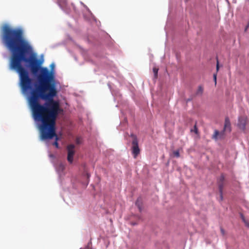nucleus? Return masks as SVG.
Segmentation results:
<instances>
[{"label": "nucleus", "mask_w": 249, "mask_h": 249, "mask_svg": "<svg viewBox=\"0 0 249 249\" xmlns=\"http://www.w3.org/2000/svg\"><path fill=\"white\" fill-rule=\"evenodd\" d=\"M2 41L12 53L10 69L18 73L23 94L30 93L28 103L36 117H41L42 113L48 111V117L54 118L59 106L53 100L57 94L54 64H51L50 71L40 67L42 62L33 54L32 47L23 38L21 29L4 26Z\"/></svg>", "instance_id": "f257e3e1"}, {"label": "nucleus", "mask_w": 249, "mask_h": 249, "mask_svg": "<svg viewBox=\"0 0 249 249\" xmlns=\"http://www.w3.org/2000/svg\"><path fill=\"white\" fill-rule=\"evenodd\" d=\"M62 110L60 107V106H59V108L54 118H49L48 117L47 115L49 113L48 111L42 113L41 117L36 118L33 110L31 109L34 120L36 121L41 122L42 123V124L39 126L40 132V140L41 141H45L52 139L53 138L55 137V141L53 143V144L57 148L58 147V143L57 142L58 140V137L55 133V120L58 114Z\"/></svg>", "instance_id": "f03ea898"}, {"label": "nucleus", "mask_w": 249, "mask_h": 249, "mask_svg": "<svg viewBox=\"0 0 249 249\" xmlns=\"http://www.w3.org/2000/svg\"><path fill=\"white\" fill-rule=\"evenodd\" d=\"M74 148L75 146L73 144H70L67 146V160L70 163H72L73 162V155L75 153Z\"/></svg>", "instance_id": "7ed1b4c3"}, {"label": "nucleus", "mask_w": 249, "mask_h": 249, "mask_svg": "<svg viewBox=\"0 0 249 249\" xmlns=\"http://www.w3.org/2000/svg\"><path fill=\"white\" fill-rule=\"evenodd\" d=\"M140 150L138 146V142L136 137L134 138L132 141V153L134 158H136L139 153Z\"/></svg>", "instance_id": "20e7f679"}, {"label": "nucleus", "mask_w": 249, "mask_h": 249, "mask_svg": "<svg viewBox=\"0 0 249 249\" xmlns=\"http://www.w3.org/2000/svg\"><path fill=\"white\" fill-rule=\"evenodd\" d=\"M247 124V117L245 116H241L239 117L238 121L237 123V126L238 127L243 130L246 128Z\"/></svg>", "instance_id": "39448f33"}, {"label": "nucleus", "mask_w": 249, "mask_h": 249, "mask_svg": "<svg viewBox=\"0 0 249 249\" xmlns=\"http://www.w3.org/2000/svg\"><path fill=\"white\" fill-rule=\"evenodd\" d=\"M56 170L57 172L60 177L64 175V170L65 169V165L63 163L60 162L55 166Z\"/></svg>", "instance_id": "423d86ee"}, {"label": "nucleus", "mask_w": 249, "mask_h": 249, "mask_svg": "<svg viewBox=\"0 0 249 249\" xmlns=\"http://www.w3.org/2000/svg\"><path fill=\"white\" fill-rule=\"evenodd\" d=\"M57 1L58 5L61 8L66 12L68 13V11L67 10L66 0H57Z\"/></svg>", "instance_id": "0eeeda50"}, {"label": "nucleus", "mask_w": 249, "mask_h": 249, "mask_svg": "<svg viewBox=\"0 0 249 249\" xmlns=\"http://www.w3.org/2000/svg\"><path fill=\"white\" fill-rule=\"evenodd\" d=\"M225 131L224 130L221 132H219L217 130H215L214 134L213 135V138L215 139H223L225 136Z\"/></svg>", "instance_id": "6e6552de"}, {"label": "nucleus", "mask_w": 249, "mask_h": 249, "mask_svg": "<svg viewBox=\"0 0 249 249\" xmlns=\"http://www.w3.org/2000/svg\"><path fill=\"white\" fill-rule=\"evenodd\" d=\"M224 178L223 177V176H221L219 178V182H218V184H219V192H220V200H222L223 199V197H222V187H223V184H222V182L224 180Z\"/></svg>", "instance_id": "1a4fd4ad"}, {"label": "nucleus", "mask_w": 249, "mask_h": 249, "mask_svg": "<svg viewBox=\"0 0 249 249\" xmlns=\"http://www.w3.org/2000/svg\"><path fill=\"white\" fill-rule=\"evenodd\" d=\"M224 130L226 132H230L231 131V123L228 118L225 119Z\"/></svg>", "instance_id": "9d476101"}, {"label": "nucleus", "mask_w": 249, "mask_h": 249, "mask_svg": "<svg viewBox=\"0 0 249 249\" xmlns=\"http://www.w3.org/2000/svg\"><path fill=\"white\" fill-rule=\"evenodd\" d=\"M141 204H142V199L141 198H138L136 202V205L139 208L140 211H141Z\"/></svg>", "instance_id": "9b49d317"}, {"label": "nucleus", "mask_w": 249, "mask_h": 249, "mask_svg": "<svg viewBox=\"0 0 249 249\" xmlns=\"http://www.w3.org/2000/svg\"><path fill=\"white\" fill-rule=\"evenodd\" d=\"M203 89L202 86H200L198 87V88L197 89L196 94L197 95H201L203 93Z\"/></svg>", "instance_id": "f8f14e48"}, {"label": "nucleus", "mask_w": 249, "mask_h": 249, "mask_svg": "<svg viewBox=\"0 0 249 249\" xmlns=\"http://www.w3.org/2000/svg\"><path fill=\"white\" fill-rule=\"evenodd\" d=\"M173 156L174 157L178 158L179 157V153L178 150L174 151L173 152Z\"/></svg>", "instance_id": "ddd939ff"}, {"label": "nucleus", "mask_w": 249, "mask_h": 249, "mask_svg": "<svg viewBox=\"0 0 249 249\" xmlns=\"http://www.w3.org/2000/svg\"><path fill=\"white\" fill-rule=\"evenodd\" d=\"M158 69L156 68H153V72L154 73L155 77L156 78L158 75Z\"/></svg>", "instance_id": "4468645a"}, {"label": "nucleus", "mask_w": 249, "mask_h": 249, "mask_svg": "<svg viewBox=\"0 0 249 249\" xmlns=\"http://www.w3.org/2000/svg\"><path fill=\"white\" fill-rule=\"evenodd\" d=\"M213 79L215 81V84H216V74H213Z\"/></svg>", "instance_id": "2eb2a0df"}, {"label": "nucleus", "mask_w": 249, "mask_h": 249, "mask_svg": "<svg viewBox=\"0 0 249 249\" xmlns=\"http://www.w3.org/2000/svg\"><path fill=\"white\" fill-rule=\"evenodd\" d=\"M192 131H194V132H195L196 134H197V128H196V126H195V127H194V130H192Z\"/></svg>", "instance_id": "dca6fc26"}, {"label": "nucleus", "mask_w": 249, "mask_h": 249, "mask_svg": "<svg viewBox=\"0 0 249 249\" xmlns=\"http://www.w3.org/2000/svg\"><path fill=\"white\" fill-rule=\"evenodd\" d=\"M220 231H221V232L222 234V235H224V234H225L224 230L222 228H221Z\"/></svg>", "instance_id": "f3484780"}, {"label": "nucleus", "mask_w": 249, "mask_h": 249, "mask_svg": "<svg viewBox=\"0 0 249 249\" xmlns=\"http://www.w3.org/2000/svg\"><path fill=\"white\" fill-rule=\"evenodd\" d=\"M86 176H87V178L89 179L90 177V175L89 173H86Z\"/></svg>", "instance_id": "a211bd4d"}, {"label": "nucleus", "mask_w": 249, "mask_h": 249, "mask_svg": "<svg viewBox=\"0 0 249 249\" xmlns=\"http://www.w3.org/2000/svg\"><path fill=\"white\" fill-rule=\"evenodd\" d=\"M218 69H219V65H218V62L217 61V66H216V70H217V71H218Z\"/></svg>", "instance_id": "6ab92c4d"}, {"label": "nucleus", "mask_w": 249, "mask_h": 249, "mask_svg": "<svg viewBox=\"0 0 249 249\" xmlns=\"http://www.w3.org/2000/svg\"><path fill=\"white\" fill-rule=\"evenodd\" d=\"M77 142L78 143H79V142L78 140H77Z\"/></svg>", "instance_id": "aec40b11"}]
</instances>
